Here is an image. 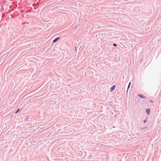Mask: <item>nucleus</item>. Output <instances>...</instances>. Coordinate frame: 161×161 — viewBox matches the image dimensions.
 Segmentation results:
<instances>
[{
    "instance_id": "obj_6",
    "label": "nucleus",
    "mask_w": 161,
    "mask_h": 161,
    "mask_svg": "<svg viewBox=\"0 0 161 161\" xmlns=\"http://www.w3.org/2000/svg\"><path fill=\"white\" fill-rule=\"evenodd\" d=\"M113 45L114 46V47H117V45L116 44V43H113Z\"/></svg>"
},
{
    "instance_id": "obj_5",
    "label": "nucleus",
    "mask_w": 161,
    "mask_h": 161,
    "mask_svg": "<svg viewBox=\"0 0 161 161\" xmlns=\"http://www.w3.org/2000/svg\"><path fill=\"white\" fill-rule=\"evenodd\" d=\"M19 110H20V109L19 108V109H17V110L16 111V112H15V114H17L19 111Z\"/></svg>"
},
{
    "instance_id": "obj_8",
    "label": "nucleus",
    "mask_w": 161,
    "mask_h": 161,
    "mask_svg": "<svg viewBox=\"0 0 161 161\" xmlns=\"http://www.w3.org/2000/svg\"><path fill=\"white\" fill-rule=\"evenodd\" d=\"M130 86H128V88H127V91L126 93H127L128 92V90L129 89V88H130Z\"/></svg>"
},
{
    "instance_id": "obj_2",
    "label": "nucleus",
    "mask_w": 161,
    "mask_h": 161,
    "mask_svg": "<svg viewBox=\"0 0 161 161\" xmlns=\"http://www.w3.org/2000/svg\"><path fill=\"white\" fill-rule=\"evenodd\" d=\"M60 39L59 37H57L53 41V43L55 42Z\"/></svg>"
},
{
    "instance_id": "obj_12",
    "label": "nucleus",
    "mask_w": 161,
    "mask_h": 161,
    "mask_svg": "<svg viewBox=\"0 0 161 161\" xmlns=\"http://www.w3.org/2000/svg\"><path fill=\"white\" fill-rule=\"evenodd\" d=\"M75 50H76V47H75Z\"/></svg>"
},
{
    "instance_id": "obj_3",
    "label": "nucleus",
    "mask_w": 161,
    "mask_h": 161,
    "mask_svg": "<svg viewBox=\"0 0 161 161\" xmlns=\"http://www.w3.org/2000/svg\"><path fill=\"white\" fill-rule=\"evenodd\" d=\"M115 87V85L113 86L110 88V92H112V91H113Z\"/></svg>"
},
{
    "instance_id": "obj_4",
    "label": "nucleus",
    "mask_w": 161,
    "mask_h": 161,
    "mask_svg": "<svg viewBox=\"0 0 161 161\" xmlns=\"http://www.w3.org/2000/svg\"><path fill=\"white\" fill-rule=\"evenodd\" d=\"M138 96L139 97H141V98H146V97H145V96H143L142 95V94H138Z\"/></svg>"
},
{
    "instance_id": "obj_1",
    "label": "nucleus",
    "mask_w": 161,
    "mask_h": 161,
    "mask_svg": "<svg viewBox=\"0 0 161 161\" xmlns=\"http://www.w3.org/2000/svg\"><path fill=\"white\" fill-rule=\"evenodd\" d=\"M146 111L147 114H149L150 112V109L149 108L146 109Z\"/></svg>"
},
{
    "instance_id": "obj_10",
    "label": "nucleus",
    "mask_w": 161,
    "mask_h": 161,
    "mask_svg": "<svg viewBox=\"0 0 161 161\" xmlns=\"http://www.w3.org/2000/svg\"><path fill=\"white\" fill-rule=\"evenodd\" d=\"M150 102L151 103H153V101L152 100H151L150 101Z\"/></svg>"
},
{
    "instance_id": "obj_7",
    "label": "nucleus",
    "mask_w": 161,
    "mask_h": 161,
    "mask_svg": "<svg viewBox=\"0 0 161 161\" xmlns=\"http://www.w3.org/2000/svg\"><path fill=\"white\" fill-rule=\"evenodd\" d=\"M147 121V119H145L143 120V122L144 123H146Z\"/></svg>"
},
{
    "instance_id": "obj_9",
    "label": "nucleus",
    "mask_w": 161,
    "mask_h": 161,
    "mask_svg": "<svg viewBox=\"0 0 161 161\" xmlns=\"http://www.w3.org/2000/svg\"><path fill=\"white\" fill-rule=\"evenodd\" d=\"M28 119V118H25V120H25V121H26V120H27Z\"/></svg>"
},
{
    "instance_id": "obj_11",
    "label": "nucleus",
    "mask_w": 161,
    "mask_h": 161,
    "mask_svg": "<svg viewBox=\"0 0 161 161\" xmlns=\"http://www.w3.org/2000/svg\"><path fill=\"white\" fill-rule=\"evenodd\" d=\"M131 82H130L129 83V85H128V86H130V85H131Z\"/></svg>"
}]
</instances>
